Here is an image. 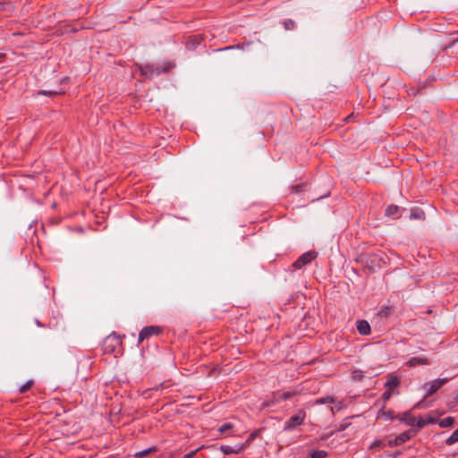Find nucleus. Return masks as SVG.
<instances>
[{"label": "nucleus", "instance_id": "f257e3e1", "mask_svg": "<svg viewBox=\"0 0 458 458\" xmlns=\"http://www.w3.org/2000/svg\"><path fill=\"white\" fill-rule=\"evenodd\" d=\"M122 345V340L114 332L107 335L103 342V350L106 353H113Z\"/></svg>", "mask_w": 458, "mask_h": 458}, {"label": "nucleus", "instance_id": "f03ea898", "mask_svg": "<svg viewBox=\"0 0 458 458\" xmlns=\"http://www.w3.org/2000/svg\"><path fill=\"white\" fill-rule=\"evenodd\" d=\"M306 418V412L303 410H299L296 414L291 416L284 426V430L291 431L296 427L301 425Z\"/></svg>", "mask_w": 458, "mask_h": 458}, {"label": "nucleus", "instance_id": "7ed1b4c3", "mask_svg": "<svg viewBox=\"0 0 458 458\" xmlns=\"http://www.w3.org/2000/svg\"><path fill=\"white\" fill-rule=\"evenodd\" d=\"M318 257V252L315 250H310L303 253L293 264L295 269H301L306 265L310 264Z\"/></svg>", "mask_w": 458, "mask_h": 458}, {"label": "nucleus", "instance_id": "20e7f679", "mask_svg": "<svg viewBox=\"0 0 458 458\" xmlns=\"http://www.w3.org/2000/svg\"><path fill=\"white\" fill-rule=\"evenodd\" d=\"M448 381L447 378H437L431 382L425 383L423 385V388L426 390L427 394L425 397H428L434 393H436L438 389H440L446 382Z\"/></svg>", "mask_w": 458, "mask_h": 458}, {"label": "nucleus", "instance_id": "39448f33", "mask_svg": "<svg viewBox=\"0 0 458 458\" xmlns=\"http://www.w3.org/2000/svg\"><path fill=\"white\" fill-rule=\"evenodd\" d=\"M162 332V328L158 326H148L145 327L141 329L139 334V343H141L143 340L148 339L151 335H157Z\"/></svg>", "mask_w": 458, "mask_h": 458}, {"label": "nucleus", "instance_id": "423d86ee", "mask_svg": "<svg viewBox=\"0 0 458 458\" xmlns=\"http://www.w3.org/2000/svg\"><path fill=\"white\" fill-rule=\"evenodd\" d=\"M247 445L246 444H237L233 446L227 445H222L219 449L224 454H240L242 453L245 448Z\"/></svg>", "mask_w": 458, "mask_h": 458}, {"label": "nucleus", "instance_id": "0eeeda50", "mask_svg": "<svg viewBox=\"0 0 458 458\" xmlns=\"http://www.w3.org/2000/svg\"><path fill=\"white\" fill-rule=\"evenodd\" d=\"M399 378L396 376L390 374L387 377V381L385 383V388L394 394V390L399 386Z\"/></svg>", "mask_w": 458, "mask_h": 458}, {"label": "nucleus", "instance_id": "6e6552de", "mask_svg": "<svg viewBox=\"0 0 458 458\" xmlns=\"http://www.w3.org/2000/svg\"><path fill=\"white\" fill-rule=\"evenodd\" d=\"M357 330L361 335H368L370 334V325L366 320H359L357 322Z\"/></svg>", "mask_w": 458, "mask_h": 458}, {"label": "nucleus", "instance_id": "1a4fd4ad", "mask_svg": "<svg viewBox=\"0 0 458 458\" xmlns=\"http://www.w3.org/2000/svg\"><path fill=\"white\" fill-rule=\"evenodd\" d=\"M396 418L409 426H415L416 418L410 412L399 414Z\"/></svg>", "mask_w": 458, "mask_h": 458}, {"label": "nucleus", "instance_id": "9d476101", "mask_svg": "<svg viewBox=\"0 0 458 458\" xmlns=\"http://www.w3.org/2000/svg\"><path fill=\"white\" fill-rule=\"evenodd\" d=\"M428 364H429V360L424 357H414V358L410 359L406 362V365L411 368L416 367L418 365H428Z\"/></svg>", "mask_w": 458, "mask_h": 458}, {"label": "nucleus", "instance_id": "9b49d317", "mask_svg": "<svg viewBox=\"0 0 458 458\" xmlns=\"http://www.w3.org/2000/svg\"><path fill=\"white\" fill-rule=\"evenodd\" d=\"M141 73L147 77H152L154 75H159L160 71L158 68H155L152 65H145L141 68Z\"/></svg>", "mask_w": 458, "mask_h": 458}, {"label": "nucleus", "instance_id": "f8f14e48", "mask_svg": "<svg viewBox=\"0 0 458 458\" xmlns=\"http://www.w3.org/2000/svg\"><path fill=\"white\" fill-rule=\"evenodd\" d=\"M394 418V411L392 410L386 411L384 407L377 413V419L384 420H392Z\"/></svg>", "mask_w": 458, "mask_h": 458}, {"label": "nucleus", "instance_id": "ddd939ff", "mask_svg": "<svg viewBox=\"0 0 458 458\" xmlns=\"http://www.w3.org/2000/svg\"><path fill=\"white\" fill-rule=\"evenodd\" d=\"M399 207L396 205H389L386 208V215L390 217H398Z\"/></svg>", "mask_w": 458, "mask_h": 458}, {"label": "nucleus", "instance_id": "4468645a", "mask_svg": "<svg viewBox=\"0 0 458 458\" xmlns=\"http://www.w3.org/2000/svg\"><path fill=\"white\" fill-rule=\"evenodd\" d=\"M411 435L409 431L401 433L396 438H395V445H401L407 440L411 438Z\"/></svg>", "mask_w": 458, "mask_h": 458}, {"label": "nucleus", "instance_id": "2eb2a0df", "mask_svg": "<svg viewBox=\"0 0 458 458\" xmlns=\"http://www.w3.org/2000/svg\"><path fill=\"white\" fill-rule=\"evenodd\" d=\"M410 218L411 219L424 220L425 219V213L422 210H420V209H413L411 212Z\"/></svg>", "mask_w": 458, "mask_h": 458}, {"label": "nucleus", "instance_id": "dca6fc26", "mask_svg": "<svg viewBox=\"0 0 458 458\" xmlns=\"http://www.w3.org/2000/svg\"><path fill=\"white\" fill-rule=\"evenodd\" d=\"M456 442H458V428L454 430L449 437L446 438L445 444L447 445H452Z\"/></svg>", "mask_w": 458, "mask_h": 458}, {"label": "nucleus", "instance_id": "f3484780", "mask_svg": "<svg viewBox=\"0 0 458 458\" xmlns=\"http://www.w3.org/2000/svg\"><path fill=\"white\" fill-rule=\"evenodd\" d=\"M454 420L453 417H446V418H444L442 419L438 424L441 428H447V427H450L454 424Z\"/></svg>", "mask_w": 458, "mask_h": 458}, {"label": "nucleus", "instance_id": "a211bd4d", "mask_svg": "<svg viewBox=\"0 0 458 458\" xmlns=\"http://www.w3.org/2000/svg\"><path fill=\"white\" fill-rule=\"evenodd\" d=\"M334 402H335L334 397L328 395L326 397L318 398L314 403L315 404H326V403H332Z\"/></svg>", "mask_w": 458, "mask_h": 458}, {"label": "nucleus", "instance_id": "6ab92c4d", "mask_svg": "<svg viewBox=\"0 0 458 458\" xmlns=\"http://www.w3.org/2000/svg\"><path fill=\"white\" fill-rule=\"evenodd\" d=\"M156 450H157V448L155 446L149 447L148 449H145V450H142L140 452L136 453L135 454V457L136 458H142V457L149 454L150 453L155 452Z\"/></svg>", "mask_w": 458, "mask_h": 458}, {"label": "nucleus", "instance_id": "aec40b11", "mask_svg": "<svg viewBox=\"0 0 458 458\" xmlns=\"http://www.w3.org/2000/svg\"><path fill=\"white\" fill-rule=\"evenodd\" d=\"M327 453L324 450H315L310 454V458H326Z\"/></svg>", "mask_w": 458, "mask_h": 458}, {"label": "nucleus", "instance_id": "412c9836", "mask_svg": "<svg viewBox=\"0 0 458 458\" xmlns=\"http://www.w3.org/2000/svg\"><path fill=\"white\" fill-rule=\"evenodd\" d=\"M296 394H297V392H295V391H286V392H283L282 394H280L279 398L282 400H287Z\"/></svg>", "mask_w": 458, "mask_h": 458}, {"label": "nucleus", "instance_id": "4be33fe9", "mask_svg": "<svg viewBox=\"0 0 458 458\" xmlns=\"http://www.w3.org/2000/svg\"><path fill=\"white\" fill-rule=\"evenodd\" d=\"M33 385V381L32 380H29L27 381L24 385H22L20 388H19V392L20 394H24L26 393Z\"/></svg>", "mask_w": 458, "mask_h": 458}, {"label": "nucleus", "instance_id": "5701e85b", "mask_svg": "<svg viewBox=\"0 0 458 458\" xmlns=\"http://www.w3.org/2000/svg\"><path fill=\"white\" fill-rule=\"evenodd\" d=\"M284 27L286 30H293L295 27V22L289 19L284 21Z\"/></svg>", "mask_w": 458, "mask_h": 458}, {"label": "nucleus", "instance_id": "b1692460", "mask_svg": "<svg viewBox=\"0 0 458 458\" xmlns=\"http://www.w3.org/2000/svg\"><path fill=\"white\" fill-rule=\"evenodd\" d=\"M233 428V424H231V423H225V424H223V425H221V426L219 427L218 431H219L220 433H225V432H226L227 430L232 429Z\"/></svg>", "mask_w": 458, "mask_h": 458}, {"label": "nucleus", "instance_id": "393cba45", "mask_svg": "<svg viewBox=\"0 0 458 458\" xmlns=\"http://www.w3.org/2000/svg\"><path fill=\"white\" fill-rule=\"evenodd\" d=\"M250 45V43L248 42V43L242 44V45L230 46V47H227L224 48L223 50L233 49V48H242V49H244L245 47H249Z\"/></svg>", "mask_w": 458, "mask_h": 458}, {"label": "nucleus", "instance_id": "a878e982", "mask_svg": "<svg viewBox=\"0 0 458 458\" xmlns=\"http://www.w3.org/2000/svg\"><path fill=\"white\" fill-rule=\"evenodd\" d=\"M392 395H393V392L386 390L385 393L382 394V399L384 401H387L391 398Z\"/></svg>", "mask_w": 458, "mask_h": 458}, {"label": "nucleus", "instance_id": "bb28decb", "mask_svg": "<svg viewBox=\"0 0 458 458\" xmlns=\"http://www.w3.org/2000/svg\"><path fill=\"white\" fill-rule=\"evenodd\" d=\"M415 425H417L419 428H422L426 425V421L422 418H420L418 420H416Z\"/></svg>", "mask_w": 458, "mask_h": 458}, {"label": "nucleus", "instance_id": "cd10ccee", "mask_svg": "<svg viewBox=\"0 0 458 458\" xmlns=\"http://www.w3.org/2000/svg\"><path fill=\"white\" fill-rule=\"evenodd\" d=\"M197 451L198 450L191 451V452L188 453L187 454H185L182 458H194Z\"/></svg>", "mask_w": 458, "mask_h": 458}, {"label": "nucleus", "instance_id": "c85d7f7f", "mask_svg": "<svg viewBox=\"0 0 458 458\" xmlns=\"http://www.w3.org/2000/svg\"><path fill=\"white\" fill-rule=\"evenodd\" d=\"M58 92H55V91H47V90H44V91H41L40 94L44 95V96H52V95H55L57 94Z\"/></svg>", "mask_w": 458, "mask_h": 458}, {"label": "nucleus", "instance_id": "c756f323", "mask_svg": "<svg viewBox=\"0 0 458 458\" xmlns=\"http://www.w3.org/2000/svg\"><path fill=\"white\" fill-rule=\"evenodd\" d=\"M10 4L8 3L0 2V11H4Z\"/></svg>", "mask_w": 458, "mask_h": 458}, {"label": "nucleus", "instance_id": "7c9ffc66", "mask_svg": "<svg viewBox=\"0 0 458 458\" xmlns=\"http://www.w3.org/2000/svg\"><path fill=\"white\" fill-rule=\"evenodd\" d=\"M301 188H302V186H301V185H297V186H294V187L293 188V191H294L295 192H299V191H301Z\"/></svg>", "mask_w": 458, "mask_h": 458}, {"label": "nucleus", "instance_id": "2f4dec72", "mask_svg": "<svg viewBox=\"0 0 458 458\" xmlns=\"http://www.w3.org/2000/svg\"><path fill=\"white\" fill-rule=\"evenodd\" d=\"M356 377H357V379H360L362 377L360 372L357 371Z\"/></svg>", "mask_w": 458, "mask_h": 458}, {"label": "nucleus", "instance_id": "473e14b6", "mask_svg": "<svg viewBox=\"0 0 458 458\" xmlns=\"http://www.w3.org/2000/svg\"><path fill=\"white\" fill-rule=\"evenodd\" d=\"M4 57H5V55H4V54L0 53V58H2V59H3V58H4Z\"/></svg>", "mask_w": 458, "mask_h": 458}, {"label": "nucleus", "instance_id": "72a5a7b5", "mask_svg": "<svg viewBox=\"0 0 458 458\" xmlns=\"http://www.w3.org/2000/svg\"><path fill=\"white\" fill-rule=\"evenodd\" d=\"M36 324L39 327L41 326L40 322L38 319L36 320Z\"/></svg>", "mask_w": 458, "mask_h": 458}, {"label": "nucleus", "instance_id": "f704fd0d", "mask_svg": "<svg viewBox=\"0 0 458 458\" xmlns=\"http://www.w3.org/2000/svg\"><path fill=\"white\" fill-rule=\"evenodd\" d=\"M428 422L429 423H433L434 422V419H428Z\"/></svg>", "mask_w": 458, "mask_h": 458}, {"label": "nucleus", "instance_id": "c9c22d12", "mask_svg": "<svg viewBox=\"0 0 458 458\" xmlns=\"http://www.w3.org/2000/svg\"><path fill=\"white\" fill-rule=\"evenodd\" d=\"M337 409H341V404H337Z\"/></svg>", "mask_w": 458, "mask_h": 458}]
</instances>
